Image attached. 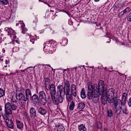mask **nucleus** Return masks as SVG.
<instances>
[{
  "label": "nucleus",
  "mask_w": 131,
  "mask_h": 131,
  "mask_svg": "<svg viewBox=\"0 0 131 131\" xmlns=\"http://www.w3.org/2000/svg\"><path fill=\"white\" fill-rule=\"evenodd\" d=\"M51 89L50 94L51 95V97L53 103L55 105H58L59 103H61L63 101V96L64 95H58V97L56 98L55 97L56 94V89L54 88V86H51Z\"/></svg>",
  "instance_id": "nucleus-1"
},
{
  "label": "nucleus",
  "mask_w": 131,
  "mask_h": 131,
  "mask_svg": "<svg viewBox=\"0 0 131 131\" xmlns=\"http://www.w3.org/2000/svg\"><path fill=\"white\" fill-rule=\"evenodd\" d=\"M114 90L113 88L108 89L107 91L105 90L102 94L100 95H102L101 97V101L102 103L105 105L107 103V97H114Z\"/></svg>",
  "instance_id": "nucleus-2"
},
{
  "label": "nucleus",
  "mask_w": 131,
  "mask_h": 131,
  "mask_svg": "<svg viewBox=\"0 0 131 131\" xmlns=\"http://www.w3.org/2000/svg\"><path fill=\"white\" fill-rule=\"evenodd\" d=\"M92 90L91 93V96L92 102L94 103H96L98 102L99 99L100 91L97 88V85L95 84L93 86L91 85Z\"/></svg>",
  "instance_id": "nucleus-3"
},
{
  "label": "nucleus",
  "mask_w": 131,
  "mask_h": 131,
  "mask_svg": "<svg viewBox=\"0 0 131 131\" xmlns=\"http://www.w3.org/2000/svg\"><path fill=\"white\" fill-rule=\"evenodd\" d=\"M17 108V106L14 104H11L9 102L6 103L5 105V111L6 115L11 114L12 110H15Z\"/></svg>",
  "instance_id": "nucleus-4"
},
{
  "label": "nucleus",
  "mask_w": 131,
  "mask_h": 131,
  "mask_svg": "<svg viewBox=\"0 0 131 131\" xmlns=\"http://www.w3.org/2000/svg\"><path fill=\"white\" fill-rule=\"evenodd\" d=\"M39 97L40 103L43 105H45L47 102V96L45 93L42 91L39 92Z\"/></svg>",
  "instance_id": "nucleus-5"
},
{
  "label": "nucleus",
  "mask_w": 131,
  "mask_h": 131,
  "mask_svg": "<svg viewBox=\"0 0 131 131\" xmlns=\"http://www.w3.org/2000/svg\"><path fill=\"white\" fill-rule=\"evenodd\" d=\"M45 87L47 90L48 91L50 90H50L51 89V86H53L54 88L55 89L54 85L53 84H52L50 85H49L50 81L49 79L48 78H45Z\"/></svg>",
  "instance_id": "nucleus-6"
},
{
  "label": "nucleus",
  "mask_w": 131,
  "mask_h": 131,
  "mask_svg": "<svg viewBox=\"0 0 131 131\" xmlns=\"http://www.w3.org/2000/svg\"><path fill=\"white\" fill-rule=\"evenodd\" d=\"M105 84L104 81L102 80H100L98 83L99 91H100V94H102V92L105 90L104 88L105 87Z\"/></svg>",
  "instance_id": "nucleus-7"
},
{
  "label": "nucleus",
  "mask_w": 131,
  "mask_h": 131,
  "mask_svg": "<svg viewBox=\"0 0 131 131\" xmlns=\"http://www.w3.org/2000/svg\"><path fill=\"white\" fill-rule=\"evenodd\" d=\"M30 117L32 119H34L37 116V112L35 109L31 107L30 110Z\"/></svg>",
  "instance_id": "nucleus-8"
},
{
  "label": "nucleus",
  "mask_w": 131,
  "mask_h": 131,
  "mask_svg": "<svg viewBox=\"0 0 131 131\" xmlns=\"http://www.w3.org/2000/svg\"><path fill=\"white\" fill-rule=\"evenodd\" d=\"M71 92L73 96L75 97L77 96L76 86L74 84L71 85Z\"/></svg>",
  "instance_id": "nucleus-9"
},
{
  "label": "nucleus",
  "mask_w": 131,
  "mask_h": 131,
  "mask_svg": "<svg viewBox=\"0 0 131 131\" xmlns=\"http://www.w3.org/2000/svg\"><path fill=\"white\" fill-rule=\"evenodd\" d=\"M57 88L58 91L60 93L61 95H64V87L62 85H60L58 86Z\"/></svg>",
  "instance_id": "nucleus-10"
},
{
  "label": "nucleus",
  "mask_w": 131,
  "mask_h": 131,
  "mask_svg": "<svg viewBox=\"0 0 131 131\" xmlns=\"http://www.w3.org/2000/svg\"><path fill=\"white\" fill-rule=\"evenodd\" d=\"M8 127L10 129H13L14 128L13 122L10 119L7 120L6 122Z\"/></svg>",
  "instance_id": "nucleus-11"
},
{
  "label": "nucleus",
  "mask_w": 131,
  "mask_h": 131,
  "mask_svg": "<svg viewBox=\"0 0 131 131\" xmlns=\"http://www.w3.org/2000/svg\"><path fill=\"white\" fill-rule=\"evenodd\" d=\"M90 82H88L85 86V89L87 91V97L89 99H90Z\"/></svg>",
  "instance_id": "nucleus-12"
},
{
  "label": "nucleus",
  "mask_w": 131,
  "mask_h": 131,
  "mask_svg": "<svg viewBox=\"0 0 131 131\" xmlns=\"http://www.w3.org/2000/svg\"><path fill=\"white\" fill-rule=\"evenodd\" d=\"M18 99L20 100H23L26 102L28 100L26 96L24 95V94L22 93H20L18 95Z\"/></svg>",
  "instance_id": "nucleus-13"
},
{
  "label": "nucleus",
  "mask_w": 131,
  "mask_h": 131,
  "mask_svg": "<svg viewBox=\"0 0 131 131\" xmlns=\"http://www.w3.org/2000/svg\"><path fill=\"white\" fill-rule=\"evenodd\" d=\"M16 124L17 127L21 130H22L23 128L24 125L23 123L18 120L16 119Z\"/></svg>",
  "instance_id": "nucleus-14"
},
{
  "label": "nucleus",
  "mask_w": 131,
  "mask_h": 131,
  "mask_svg": "<svg viewBox=\"0 0 131 131\" xmlns=\"http://www.w3.org/2000/svg\"><path fill=\"white\" fill-rule=\"evenodd\" d=\"M122 105H118L114 107L115 112L117 115L119 114L121 112L122 108Z\"/></svg>",
  "instance_id": "nucleus-15"
},
{
  "label": "nucleus",
  "mask_w": 131,
  "mask_h": 131,
  "mask_svg": "<svg viewBox=\"0 0 131 131\" xmlns=\"http://www.w3.org/2000/svg\"><path fill=\"white\" fill-rule=\"evenodd\" d=\"M77 109L80 111H81L85 107V104L82 102H80L78 103L77 105Z\"/></svg>",
  "instance_id": "nucleus-16"
},
{
  "label": "nucleus",
  "mask_w": 131,
  "mask_h": 131,
  "mask_svg": "<svg viewBox=\"0 0 131 131\" xmlns=\"http://www.w3.org/2000/svg\"><path fill=\"white\" fill-rule=\"evenodd\" d=\"M38 112L40 114L44 115L47 113V111L43 108L40 107L38 110Z\"/></svg>",
  "instance_id": "nucleus-17"
},
{
  "label": "nucleus",
  "mask_w": 131,
  "mask_h": 131,
  "mask_svg": "<svg viewBox=\"0 0 131 131\" xmlns=\"http://www.w3.org/2000/svg\"><path fill=\"white\" fill-rule=\"evenodd\" d=\"M25 95L28 100V98L31 96V90L29 89H27L25 91Z\"/></svg>",
  "instance_id": "nucleus-18"
},
{
  "label": "nucleus",
  "mask_w": 131,
  "mask_h": 131,
  "mask_svg": "<svg viewBox=\"0 0 131 131\" xmlns=\"http://www.w3.org/2000/svg\"><path fill=\"white\" fill-rule=\"evenodd\" d=\"M66 96V98L68 102V106L69 104V102H70L72 98V97L71 94H65Z\"/></svg>",
  "instance_id": "nucleus-19"
},
{
  "label": "nucleus",
  "mask_w": 131,
  "mask_h": 131,
  "mask_svg": "<svg viewBox=\"0 0 131 131\" xmlns=\"http://www.w3.org/2000/svg\"><path fill=\"white\" fill-rule=\"evenodd\" d=\"M31 99L34 102L37 103L38 101V97L37 95L35 94L32 96Z\"/></svg>",
  "instance_id": "nucleus-20"
},
{
  "label": "nucleus",
  "mask_w": 131,
  "mask_h": 131,
  "mask_svg": "<svg viewBox=\"0 0 131 131\" xmlns=\"http://www.w3.org/2000/svg\"><path fill=\"white\" fill-rule=\"evenodd\" d=\"M78 128L79 131H85L86 130L85 126L83 124L79 125Z\"/></svg>",
  "instance_id": "nucleus-21"
},
{
  "label": "nucleus",
  "mask_w": 131,
  "mask_h": 131,
  "mask_svg": "<svg viewBox=\"0 0 131 131\" xmlns=\"http://www.w3.org/2000/svg\"><path fill=\"white\" fill-rule=\"evenodd\" d=\"M17 94L13 95L11 97V99L12 102H13L17 103L18 100L17 98Z\"/></svg>",
  "instance_id": "nucleus-22"
},
{
  "label": "nucleus",
  "mask_w": 131,
  "mask_h": 131,
  "mask_svg": "<svg viewBox=\"0 0 131 131\" xmlns=\"http://www.w3.org/2000/svg\"><path fill=\"white\" fill-rule=\"evenodd\" d=\"M69 109L71 111H72L74 109L75 106V104L74 102L73 101H71L70 104H69Z\"/></svg>",
  "instance_id": "nucleus-23"
},
{
  "label": "nucleus",
  "mask_w": 131,
  "mask_h": 131,
  "mask_svg": "<svg viewBox=\"0 0 131 131\" xmlns=\"http://www.w3.org/2000/svg\"><path fill=\"white\" fill-rule=\"evenodd\" d=\"M81 98L83 99L85 98L86 97V95L84 88H82L81 92Z\"/></svg>",
  "instance_id": "nucleus-24"
},
{
  "label": "nucleus",
  "mask_w": 131,
  "mask_h": 131,
  "mask_svg": "<svg viewBox=\"0 0 131 131\" xmlns=\"http://www.w3.org/2000/svg\"><path fill=\"white\" fill-rule=\"evenodd\" d=\"M63 81L64 85V88L70 87V83L68 80H66L64 79Z\"/></svg>",
  "instance_id": "nucleus-25"
},
{
  "label": "nucleus",
  "mask_w": 131,
  "mask_h": 131,
  "mask_svg": "<svg viewBox=\"0 0 131 131\" xmlns=\"http://www.w3.org/2000/svg\"><path fill=\"white\" fill-rule=\"evenodd\" d=\"M121 110L124 114H128V112L127 109L126 107L125 106H123Z\"/></svg>",
  "instance_id": "nucleus-26"
},
{
  "label": "nucleus",
  "mask_w": 131,
  "mask_h": 131,
  "mask_svg": "<svg viewBox=\"0 0 131 131\" xmlns=\"http://www.w3.org/2000/svg\"><path fill=\"white\" fill-rule=\"evenodd\" d=\"M8 35H11L15 34V32L12 29H8Z\"/></svg>",
  "instance_id": "nucleus-27"
},
{
  "label": "nucleus",
  "mask_w": 131,
  "mask_h": 131,
  "mask_svg": "<svg viewBox=\"0 0 131 131\" xmlns=\"http://www.w3.org/2000/svg\"><path fill=\"white\" fill-rule=\"evenodd\" d=\"M114 107L121 105V100L120 99H117L114 103Z\"/></svg>",
  "instance_id": "nucleus-28"
},
{
  "label": "nucleus",
  "mask_w": 131,
  "mask_h": 131,
  "mask_svg": "<svg viewBox=\"0 0 131 131\" xmlns=\"http://www.w3.org/2000/svg\"><path fill=\"white\" fill-rule=\"evenodd\" d=\"M64 95L65 94H69L70 92V87L64 88Z\"/></svg>",
  "instance_id": "nucleus-29"
},
{
  "label": "nucleus",
  "mask_w": 131,
  "mask_h": 131,
  "mask_svg": "<svg viewBox=\"0 0 131 131\" xmlns=\"http://www.w3.org/2000/svg\"><path fill=\"white\" fill-rule=\"evenodd\" d=\"M107 97V101L109 103H111L113 102L114 101V97Z\"/></svg>",
  "instance_id": "nucleus-30"
},
{
  "label": "nucleus",
  "mask_w": 131,
  "mask_h": 131,
  "mask_svg": "<svg viewBox=\"0 0 131 131\" xmlns=\"http://www.w3.org/2000/svg\"><path fill=\"white\" fill-rule=\"evenodd\" d=\"M121 105L123 106H125L126 103L127 99L122 98L121 100Z\"/></svg>",
  "instance_id": "nucleus-31"
},
{
  "label": "nucleus",
  "mask_w": 131,
  "mask_h": 131,
  "mask_svg": "<svg viewBox=\"0 0 131 131\" xmlns=\"http://www.w3.org/2000/svg\"><path fill=\"white\" fill-rule=\"evenodd\" d=\"M5 91L2 88H0V98L3 97L5 94Z\"/></svg>",
  "instance_id": "nucleus-32"
},
{
  "label": "nucleus",
  "mask_w": 131,
  "mask_h": 131,
  "mask_svg": "<svg viewBox=\"0 0 131 131\" xmlns=\"http://www.w3.org/2000/svg\"><path fill=\"white\" fill-rule=\"evenodd\" d=\"M64 128L63 126L61 125H59L58 126L57 128L58 131H64Z\"/></svg>",
  "instance_id": "nucleus-33"
},
{
  "label": "nucleus",
  "mask_w": 131,
  "mask_h": 131,
  "mask_svg": "<svg viewBox=\"0 0 131 131\" xmlns=\"http://www.w3.org/2000/svg\"><path fill=\"white\" fill-rule=\"evenodd\" d=\"M107 115L109 117H111L113 115V113L112 112V111L111 110H108L107 111Z\"/></svg>",
  "instance_id": "nucleus-34"
},
{
  "label": "nucleus",
  "mask_w": 131,
  "mask_h": 131,
  "mask_svg": "<svg viewBox=\"0 0 131 131\" xmlns=\"http://www.w3.org/2000/svg\"><path fill=\"white\" fill-rule=\"evenodd\" d=\"M128 97V94L124 92L123 93L122 98L127 99Z\"/></svg>",
  "instance_id": "nucleus-35"
},
{
  "label": "nucleus",
  "mask_w": 131,
  "mask_h": 131,
  "mask_svg": "<svg viewBox=\"0 0 131 131\" xmlns=\"http://www.w3.org/2000/svg\"><path fill=\"white\" fill-rule=\"evenodd\" d=\"M0 2L4 5H6L8 3L7 0H0Z\"/></svg>",
  "instance_id": "nucleus-36"
},
{
  "label": "nucleus",
  "mask_w": 131,
  "mask_h": 131,
  "mask_svg": "<svg viewBox=\"0 0 131 131\" xmlns=\"http://www.w3.org/2000/svg\"><path fill=\"white\" fill-rule=\"evenodd\" d=\"M29 36L31 38L30 40V42H32V44H34V42L35 41V37L32 36L31 35H29Z\"/></svg>",
  "instance_id": "nucleus-37"
},
{
  "label": "nucleus",
  "mask_w": 131,
  "mask_h": 131,
  "mask_svg": "<svg viewBox=\"0 0 131 131\" xmlns=\"http://www.w3.org/2000/svg\"><path fill=\"white\" fill-rule=\"evenodd\" d=\"M127 20L129 22L131 21V12L128 15L127 18Z\"/></svg>",
  "instance_id": "nucleus-38"
},
{
  "label": "nucleus",
  "mask_w": 131,
  "mask_h": 131,
  "mask_svg": "<svg viewBox=\"0 0 131 131\" xmlns=\"http://www.w3.org/2000/svg\"><path fill=\"white\" fill-rule=\"evenodd\" d=\"M3 118L5 119L6 120V122L7 120H9V119L8 117L7 116V115L6 114H5L3 116Z\"/></svg>",
  "instance_id": "nucleus-39"
},
{
  "label": "nucleus",
  "mask_w": 131,
  "mask_h": 131,
  "mask_svg": "<svg viewBox=\"0 0 131 131\" xmlns=\"http://www.w3.org/2000/svg\"><path fill=\"white\" fill-rule=\"evenodd\" d=\"M25 103L23 102H20L19 103V104L20 105V106L22 107H25Z\"/></svg>",
  "instance_id": "nucleus-40"
},
{
  "label": "nucleus",
  "mask_w": 131,
  "mask_h": 131,
  "mask_svg": "<svg viewBox=\"0 0 131 131\" xmlns=\"http://www.w3.org/2000/svg\"><path fill=\"white\" fill-rule=\"evenodd\" d=\"M128 106L131 107V97L128 99Z\"/></svg>",
  "instance_id": "nucleus-41"
},
{
  "label": "nucleus",
  "mask_w": 131,
  "mask_h": 131,
  "mask_svg": "<svg viewBox=\"0 0 131 131\" xmlns=\"http://www.w3.org/2000/svg\"><path fill=\"white\" fill-rule=\"evenodd\" d=\"M22 32L23 33H25L27 31V30L25 28V27H22Z\"/></svg>",
  "instance_id": "nucleus-42"
},
{
  "label": "nucleus",
  "mask_w": 131,
  "mask_h": 131,
  "mask_svg": "<svg viewBox=\"0 0 131 131\" xmlns=\"http://www.w3.org/2000/svg\"><path fill=\"white\" fill-rule=\"evenodd\" d=\"M124 14H125L124 13V12L122 11L119 13L118 15L119 16H122Z\"/></svg>",
  "instance_id": "nucleus-43"
},
{
  "label": "nucleus",
  "mask_w": 131,
  "mask_h": 131,
  "mask_svg": "<svg viewBox=\"0 0 131 131\" xmlns=\"http://www.w3.org/2000/svg\"><path fill=\"white\" fill-rule=\"evenodd\" d=\"M99 124H98L97 125V126L98 128H100L102 126V124L100 122L99 123Z\"/></svg>",
  "instance_id": "nucleus-44"
},
{
  "label": "nucleus",
  "mask_w": 131,
  "mask_h": 131,
  "mask_svg": "<svg viewBox=\"0 0 131 131\" xmlns=\"http://www.w3.org/2000/svg\"><path fill=\"white\" fill-rule=\"evenodd\" d=\"M125 9L128 12H130V9L128 7H127Z\"/></svg>",
  "instance_id": "nucleus-45"
},
{
  "label": "nucleus",
  "mask_w": 131,
  "mask_h": 131,
  "mask_svg": "<svg viewBox=\"0 0 131 131\" xmlns=\"http://www.w3.org/2000/svg\"><path fill=\"white\" fill-rule=\"evenodd\" d=\"M92 24H94L96 26H97V27H98L99 26H100V24H99V25H98L97 24H96V23H95V22H93L92 23Z\"/></svg>",
  "instance_id": "nucleus-46"
},
{
  "label": "nucleus",
  "mask_w": 131,
  "mask_h": 131,
  "mask_svg": "<svg viewBox=\"0 0 131 131\" xmlns=\"http://www.w3.org/2000/svg\"><path fill=\"white\" fill-rule=\"evenodd\" d=\"M107 129L105 127L103 129H102V131H107Z\"/></svg>",
  "instance_id": "nucleus-47"
},
{
  "label": "nucleus",
  "mask_w": 131,
  "mask_h": 131,
  "mask_svg": "<svg viewBox=\"0 0 131 131\" xmlns=\"http://www.w3.org/2000/svg\"><path fill=\"white\" fill-rule=\"evenodd\" d=\"M38 21V20L37 18H35L34 20H33V23H36Z\"/></svg>",
  "instance_id": "nucleus-48"
},
{
  "label": "nucleus",
  "mask_w": 131,
  "mask_h": 131,
  "mask_svg": "<svg viewBox=\"0 0 131 131\" xmlns=\"http://www.w3.org/2000/svg\"><path fill=\"white\" fill-rule=\"evenodd\" d=\"M124 3H122L119 4V6L123 7L124 6Z\"/></svg>",
  "instance_id": "nucleus-49"
},
{
  "label": "nucleus",
  "mask_w": 131,
  "mask_h": 131,
  "mask_svg": "<svg viewBox=\"0 0 131 131\" xmlns=\"http://www.w3.org/2000/svg\"><path fill=\"white\" fill-rule=\"evenodd\" d=\"M21 27L22 28V27H25V25L24 23L22 24H21Z\"/></svg>",
  "instance_id": "nucleus-50"
},
{
  "label": "nucleus",
  "mask_w": 131,
  "mask_h": 131,
  "mask_svg": "<svg viewBox=\"0 0 131 131\" xmlns=\"http://www.w3.org/2000/svg\"><path fill=\"white\" fill-rule=\"evenodd\" d=\"M123 11L124 12V14H125L126 13L128 12L127 10H126V9H125Z\"/></svg>",
  "instance_id": "nucleus-51"
},
{
  "label": "nucleus",
  "mask_w": 131,
  "mask_h": 131,
  "mask_svg": "<svg viewBox=\"0 0 131 131\" xmlns=\"http://www.w3.org/2000/svg\"><path fill=\"white\" fill-rule=\"evenodd\" d=\"M12 35H13V37L14 39H16V37L15 36V34Z\"/></svg>",
  "instance_id": "nucleus-52"
},
{
  "label": "nucleus",
  "mask_w": 131,
  "mask_h": 131,
  "mask_svg": "<svg viewBox=\"0 0 131 131\" xmlns=\"http://www.w3.org/2000/svg\"><path fill=\"white\" fill-rule=\"evenodd\" d=\"M15 41L14 40H12L10 42V43H11L14 44V43Z\"/></svg>",
  "instance_id": "nucleus-53"
},
{
  "label": "nucleus",
  "mask_w": 131,
  "mask_h": 131,
  "mask_svg": "<svg viewBox=\"0 0 131 131\" xmlns=\"http://www.w3.org/2000/svg\"><path fill=\"white\" fill-rule=\"evenodd\" d=\"M8 61H7V60H6L5 61V63L6 64H7L8 63Z\"/></svg>",
  "instance_id": "nucleus-54"
},
{
  "label": "nucleus",
  "mask_w": 131,
  "mask_h": 131,
  "mask_svg": "<svg viewBox=\"0 0 131 131\" xmlns=\"http://www.w3.org/2000/svg\"><path fill=\"white\" fill-rule=\"evenodd\" d=\"M122 131H127V130L126 129H124L122 130Z\"/></svg>",
  "instance_id": "nucleus-55"
},
{
  "label": "nucleus",
  "mask_w": 131,
  "mask_h": 131,
  "mask_svg": "<svg viewBox=\"0 0 131 131\" xmlns=\"http://www.w3.org/2000/svg\"><path fill=\"white\" fill-rule=\"evenodd\" d=\"M0 59L2 61H3V59H1V58H0Z\"/></svg>",
  "instance_id": "nucleus-56"
},
{
  "label": "nucleus",
  "mask_w": 131,
  "mask_h": 131,
  "mask_svg": "<svg viewBox=\"0 0 131 131\" xmlns=\"http://www.w3.org/2000/svg\"><path fill=\"white\" fill-rule=\"evenodd\" d=\"M25 70H21V71L23 72H24L25 71Z\"/></svg>",
  "instance_id": "nucleus-57"
},
{
  "label": "nucleus",
  "mask_w": 131,
  "mask_h": 131,
  "mask_svg": "<svg viewBox=\"0 0 131 131\" xmlns=\"http://www.w3.org/2000/svg\"><path fill=\"white\" fill-rule=\"evenodd\" d=\"M66 41V40H64L62 42H64Z\"/></svg>",
  "instance_id": "nucleus-58"
},
{
  "label": "nucleus",
  "mask_w": 131,
  "mask_h": 131,
  "mask_svg": "<svg viewBox=\"0 0 131 131\" xmlns=\"http://www.w3.org/2000/svg\"><path fill=\"white\" fill-rule=\"evenodd\" d=\"M100 28H101V29H103V28H102V27L101 26H100Z\"/></svg>",
  "instance_id": "nucleus-59"
},
{
  "label": "nucleus",
  "mask_w": 131,
  "mask_h": 131,
  "mask_svg": "<svg viewBox=\"0 0 131 131\" xmlns=\"http://www.w3.org/2000/svg\"><path fill=\"white\" fill-rule=\"evenodd\" d=\"M28 131H32L31 130H28Z\"/></svg>",
  "instance_id": "nucleus-60"
},
{
  "label": "nucleus",
  "mask_w": 131,
  "mask_h": 131,
  "mask_svg": "<svg viewBox=\"0 0 131 131\" xmlns=\"http://www.w3.org/2000/svg\"><path fill=\"white\" fill-rule=\"evenodd\" d=\"M7 67V66H5V67Z\"/></svg>",
  "instance_id": "nucleus-61"
},
{
  "label": "nucleus",
  "mask_w": 131,
  "mask_h": 131,
  "mask_svg": "<svg viewBox=\"0 0 131 131\" xmlns=\"http://www.w3.org/2000/svg\"><path fill=\"white\" fill-rule=\"evenodd\" d=\"M16 42H17V41H16Z\"/></svg>",
  "instance_id": "nucleus-62"
},
{
  "label": "nucleus",
  "mask_w": 131,
  "mask_h": 131,
  "mask_svg": "<svg viewBox=\"0 0 131 131\" xmlns=\"http://www.w3.org/2000/svg\"><path fill=\"white\" fill-rule=\"evenodd\" d=\"M49 43H50V41H49Z\"/></svg>",
  "instance_id": "nucleus-63"
},
{
  "label": "nucleus",
  "mask_w": 131,
  "mask_h": 131,
  "mask_svg": "<svg viewBox=\"0 0 131 131\" xmlns=\"http://www.w3.org/2000/svg\"><path fill=\"white\" fill-rule=\"evenodd\" d=\"M52 12H53V11L52 10Z\"/></svg>",
  "instance_id": "nucleus-64"
}]
</instances>
